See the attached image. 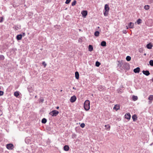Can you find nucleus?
I'll return each mask as SVG.
<instances>
[{"instance_id":"1","label":"nucleus","mask_w":153,"mask_h":153,"mask_svg":"<svg viewBox=\"0 0 153 153\" xmlns=\"http://www.w3.org/2000/svg\"><path fill=\"white\" fill-rule=\"evenodd\" d=\"M123 65L122 68L124 69L128 70L130 69V65L127 63H125L123 64L122 63L120 62L119 64H118V66L121 67Z\"/></svg>"},{"instance_id":"2","label":"nucleus","mask_w":153,"mask_h":153,"mask_svg":"<svg viewBox=\"0 0 153 153\" xmlns=\"http://www.w3.org/2000/svg\"><path fill=\"white\" fill-rule=\"evenodd\" d=\"M90 102L88 100H86L84 103V107L86 111H88L90 109Z\"/></svg>"},{"instance_id":"3","label":"nucleus","mask_w":153,"mask_h":153,"mask_svg":"<svg viewBox=\"0 0 153 153\" xmlns=\"http://www.w3.org/2000/svg\"><path fill=\"white\" fill-rule=\"evenodd\" d=\"M59 112L56 110H53L52 111L50 112L49 114L52 116H56L59 114Z\"/></svg>"},{"instance_id":"4","label":"nucleus","mask_w":153,"mask_h":153,"mask_svg":"<svg viewBox=\"0 0 153 153\" xmlns=\"http://www.w3.org/2000/svg\"><path fill=\"white\" fill-rule=\"evenodd\" d=\"M7 148L9 150H12L14 148V146L12 143H9L6 145Z\"/></svg>"},{"instance_id":"5","label":"nucleus","mask_w":153,"mask_h":153,"mask_svg":"<svg viewBox=\"0 0 153 153\" xmlns=\"http://www.w3.org/2000/svg\"><path fill=\"white\" fill-rule=\"evenodd\" d=\"M76 99V96L75 95H74L71 97L70 101L71 102H74L75 101Z\"/></svg>"},{"instance_id":"6","label":"nucleus","mask_w":153,"mask_h":153,"mask_svg":"<svg viewBox=\"0 0 153 153\" xmlns=\"http://www.w3.org/2000/svg\"><path fill=\"white\" fill-rule=\"evenodd\" d=\"M125 118L128 120H129L131 118V115L129 113H128L125 115Z\"/></svg>"},{"instance_id":"7","label":"nucleus","mask_w":153,"mask_h":153,"mask_svg":"<svg viewBox=\"0 0 153 153\" xmlns=\"http://www.w3.org/2000/svg\"><path fill=\"white\" fill-rule=\"evenodd\" d=\"M142 72L144 74L147 76H149L150 74L149 71L148 70H143L142 71Z\"/></svg>"},{"instance_id":"8","label":"nucleus","mask_w":153,"mask_h":153,"mask_svg":"<svg viewBox=\"0 0 153 153\" xmlns=\"http://www.w3.org/2000/svg\"><path fill=\"white\" fill-rule=\"evenodd\" d=\"M27 89L30 92H31L33 91V88L30 85L28 86Z\"/></svg>"},{"instance_id":"9","label":"nucleus","mask_w":153,"mask_h":153,"mask_svg":"<svg viewBox=\"0 0 153 153\" xmlns=\"http://www.w3.org/2000/svg\"><path fill=\"white\" fill-rule=\"evenodd\" d=\"M81 14H82L83 16L85 17L88 14L87 11L86 10H84L82 12Z\"/></svg>"},{"instance_id":"10","label":"nucleus","mask_w":153,"mask_h":153,"mask_svg":"<svg viewBox=\"0 0 153 153\" xmlns=\"http://www.w3.org/2000/svg\"><path fill=\"white\" fill-rule=\"evenodd\" d=\"M104 10L106 11H109V5L108 4H106L104 7Z\"/></svg>"},{"instance_id":"11","label":"nucleus","mask_w":153,"mask_h":153,"mask_svg":"<svg viewBox=\"0 0 153 153\" xmlns=\"http://www.w3.org/2000/svg\"><path fill=\"white\" fill-rule=\"evenodd\" d=\"M140 69L139 67H137L136 68L134 69V72L135 73H139L140 72Z\"/></svg>"},{"instance_id":"12","label":"nucleus","mask_w":153,"mask_h":153,"mask_svg":"<svg viewBox=\"0 0 153 153\" xmlns=\"http://www.w3.org/2000/svg\"><path fill=\"white\" fill-rule=\"evenodd\" d=\"M120 109V106L119 105H115L113 108V109L115 110L116 111Z\"/></svg>"},{"instance_id":"13","label":"nucleus","mask_w":153,"mask_h":153,"mask_svg":"<svg viewBox=\"0 0 153 153\" xmlns=\"http://www.w3.org/2000/svg\"><path fill=\"white\" fill-rule=\"evenodd\" d=\"M22 35L21 34L18 35L16 37V38L17 40H20L22 39Z\"/></svg>"},{"instance_id":"14","label":"nucleus","mask_w":153,"mask_h":153,"mask_svg":"<svg viewBox=\"0 0 153 153\" xmlns=\"http://www.w3.org/2000/svg\"><path fill=\"white\" fill-rule=\"evenodd\" d=\"M128 27L130 28H134V23L132 22H130L128 24Z\"/></svg>"},{"instance_id":"15","label":"nucleus","mask_w":153,"mask_h":153,"mask_svg":"<svg viewBox=\"0 0 153 153\" xmlns=\"http://www.w3.org/2000/svg\"><path fill=\"white\" fill-rule=\"evenodd\" d=\"M153 46L152 45L151 43H149L146 45V47L148 49H151Z\"/></svg>"},{"instance_id":"16","label":"nucleus","mask_w":153,"mask_h":153,"mask_svg":"<svg viewBox=\"0 0 153 153\" xmlns=\"http://www.w3.org/2000/svg\"><path fill=\"white\" fill-rule=\"evenodd\" d=\"M69 147L68 145H65L63 147L64 150L66 151H67L69 150Z\"/></svg>"},{"instance_id":"17","label":"nucleus","mask_w":153,"mask_h":153,"mask_svg":"<svg viewBox=\"0 0 153 153\" xmlns=\"http://www.w3.org/2000/svg\"><path fill=\"white\" fill-rule=\"evenodd\" d=\"M75 77L76 79H78L79 77V74L78 71L75 72Z\"/></svg>"},{"instance_id":"18","label":"nucleus","mask_w":153,"mask_h":153,"mask_svg":"<svg viewBox=\"0 0 153 153\" xmlns=\"http://www.w3.org/2000/svg\"><path fill=\"white\" fill-rule=\"evenodd\" d=\"M93 50V47L91 45H89L88 46V50L90 52L92 51Z\"/></svg>"},{"instance_id":"19","label":"nucleus","mask_w":153,"mask_h":153,"mask_svg":"<svg viewBox=\"0 0 153 153\" xmlns=\"http://www.w3.org/2000/svg\"><path fill=\"white\" fill-rule=\"evenodd\" d=\"M132 118L134 121H136L137 119V117L136 115L134 114L132 116Z\"/></svg>"},{"instance_id":"20","label":"nucleus","mask_w":153,"mask_h":153,"mask_svg":"<svg viewBox=\"0 0 153 153\" xmlns=\"http://www.w3.org/2000/svg\"><path fill=\"white\" fill-rule=\"evenodd\" d=\"M101 45L103 47L106 46V42L105 41H102L101 43Z\"/></svg>"},{"instance_id":"21","label":"nucleus","mask_w":153,"mask_h":153,"mask_svg":"<svg viewBox=\"0 0 153 153\" xmlns=\"http://www.w3.org/2000/svg\"><path fill=\"white\" fill-rule=\"evenodd\" d=\"M98 88L99 90L100 91H102L104 89L103 87L100 85H98Z\"/></svg>"},{"instance_id":"22","label":"nucleus","mask_w":153,"mask_h":153,"mask_svg":"<svg viewBox=\"0 0 153 153\" xmlns=\"http://www.w3.org/2000/svg\"><path fill=\"white\" fill-rule=\"evenodd\" d=\"M14 96L16 97H18L19 96V92L16 91L15 92L14 94Z\"/></svg>"},{"instance_id":"23","label":"nucleus","mask_w":153,"mask_h":153,"mask_svg":"<svg viewBox=\"0 0 153 153\" xmlns=\"http://www.w3.org/2000/svg\"><path fill=\"white\" fill-rule=\"evenodd\" d=\"M132 100L134 101L137 100L138 99V97L137 96L133 95L132 97Z\"/></svg>"},{"instance_id":"24","label":"nucleus","mask_w":153,"mask_h":153,"mask_svg":"<svg viewBox=\"0 0 153 153\" xmlns=\"http://www.w3.org/2000/svg\"><path fill=\"white\" fill-rule=\"evenodd\" d=\"M105 128L108 131L110 130V126L108 124L107 125H105Z\"/></svg>"},{"instance_id":"25","label":"nucleus","mask_w":153,"mask_h":153,"mask_svg":"<svg viewBox=\"0 0 153 153\" xmlns=\"http://www.w3.org/2000/svg\"><path fill=\"white\" fill-rule=\"evenodd\" d=\"M99 34H100L99 32L98 31H96L95 32L94 35L95 36H98L99 35Z\"/></svg>"},{"instance_id":"26","label":"nucleus","mask_w":153,"mask_h":153,"mask_svg":"<svg viewBox=\"0 0 153 153\" xmlns=\"http://www.w3.org/2000/svg\"><path fill=\"white\" fill-rule=\"evenodd\" d=\"M142 20L141 19H139L137 20V22L138 25H139L142 23Z\"/></svg>"},{"instance_id":"27","label":"nucleus","mask_w":153,"mask_h":153,"mask_svg":"<svg viewBox=\"0 0 153 153\" xmlns=\"http://www.w3.org/2000/svg\"><path fill=\"white\" fill-rule=\"evenodd\" d=\"M148 99L151 101L152 100H153V95H150L148 98Z\"/></svg>"},{"instance_id":"28","label":"nucleus","mask_w":153,"mask_h":153,"mask_svg":"<svg viewBox=\"0 0 153 153\" xmlns=\"http://www.w3.org/2000/svg\"><path fill=\"white\" fill-rule=\"evenodd\" d=\"M47 122V120L45 118H43L42 120V123H45Z\"/></svg>"},{"instance_id":"29","label":"nucleus","mask_w":153,"mask_h":153,"mask_svg":"<svg viewBox=\"0 0 153 153\" xmlns=\"http://www.w3.org/2000/svg\"><path fill=\"white\" fill-rule=\"evenodd\" d=\"M100 65V63L98 61H97L95 63V66L97 67H98Z\"/></svg>"},{"instance_id":"30","label":"nucleus","mask_w":153,"mask_h":153,"mask_svg":"<svg viewBox=\"0 0 153 153\" xmlns=\"http://www.w3.org/2000/svg\"><path fill=\"white\" fill-rule=\"evenodd\" d=\"M126 59L128 61H129L131 60V57L129 56H127L126 58Z\"/></svg>"},{"instance_id":"31","label":"nucleus","mask_w":153,"mask_h":153,"mask_svg":"<svg viewBox=\"0 0 153 153\" xmlns=\"http://www.w3.org/2000/svg\"><path fill=\"white\" fill-rule=\"evenodd\" d=\"M144 9L146 10H148L149 8V5H146L144 7Z\"/></svg>"},{"instance_id":"32","label":"nucleus","mask_w":153,"mask_h":153,"mask_svg":"<svg viewBox=\"0 0 153 153\" xmlns=\"http://www.w3.org/2000/svg\"><path fill=\"white\" fill-rule=\"evenodd\" d=\"M149 64L151 66H153V60H151L149 61Z\"/></svg>"},{"instance_id":"33","label":"nucleus","mask_w":153,"mask_h":153,"mask_svg":"<svg viewBox=\"0 0 153 153\" xmlns=\"http://www.w3.org/2000/svg\"><path fill=\"white\" fill-rule=\"evenodd\" d=\"M76 3V1L75 0H74L71 4V5L72 6H74L75 5Z\"/></svg>"},{"instance_id":"34","label":"nucleus","mask_w":153,"mask_h":153,"mask_svg":"<svg viewBox=\"0 0 153 153\" xmlns=\"http://www.w3.org/2000/svg\"><path fill=\"white\" fill-rule=\"evenodd\" d=\"M108 11H106L105 10L104 12V15L105 16H107L108 14Z\"/></svg>"},{"instance_id":"35","label":"nucleus","mask_w":153,"mask_h":153,"mask_svg":"<svg viewBox=\"0 0 153 153\" xmlns=\"http://www.w3.org/2000/svg\"><path fill=\"white\" fill-rule=\"evenodd\" d=\"M4 57L3 55H0V59L3 60L4 59Z\"/></svg>"},{"instance_id":"36","label":"nucleus","mask_w":153,"mask_h":153,"mask_svg":"<svg viewBox=\"0 0 153 153\" xmlns=\"http://www.w3.org/2000/svg\"><path fill=\"white\" fill-rule=\"evenodd\" d=\"M42 64L44 66V67L45 68L47 65V64L45 61H43L42 62Z\"/></svg>"},{"instance_id":"37","label":"nucleus","mask_w":153,"mask_h":153,"mask_svg":"<svg viewBox=\"0 0 153 153\" xmlns=\"http://www.w3.org/2000/svg\"><path fill=\"white\" fill-rule=\"evenodd\" d=\"M80 127L82 128H83L85 127V124L84 123H82L81 124Z\"/></svg>"},{"instance_id":"38","label":"nucleus","mask_w":153,"mask_h":153,"mask_svg":"<svg viewBox=\"0 0 153 153\" xmlns=\"http://www.w3.org/2000/svg\"><path fill=\"white\" fill-rule=\"evenodd\" d=\"M3 18L2 17L0 16V23H1L3 22Z\"/></svg>"},{"instance_id":"39","label":"nucleus","mask_w":153,"mask_h":153,"mask_svg":"<svg viewBox=\"0 0 153 153\" xmlns=\"http://www.w3.org/2000/svg\"><path fill=\"white\" fill-rule=\"evenodd\" d=\"M71 1V0H66L65 3L66 4H68Z\"/></svg>"},{"instance_id":"40","label":"nucleus","mask_w":153,"mask_h":153,"mask_svg":"<svg viewBox=\"0 0 153 153\" xmlns=\"http://www.w3.org/2000/svg\"><path fill=\"white\" fill-rule=\"evenodd\" d=\"M4 94V92L2 91H0V96H2Z\"/></svg>"},{"instance_id":"41","label":"nucleus","mask_w":153,"mask_h":153,"mask_svg":"<svg viewBox=\"0 0 153 153\" xmlns=\"http://www.w3.org/2000/svg\"><path fill=\"white\" fill-rule=\"evenodd\" d=\"M127 32L126 30H124L123 31V33L126 34L127 33Z\"/></svg>"},{"instance_id":"42","label":"nucleus","mask_w":153,"mask_h":153,"mask_svg":"<svg viewBox=\"0 0 153 153\" xmlns=\"http://www.w3.org/2000/svg\"><path fill=\"white\" fill-rule=\"evenodd\" d=\"M143 51V50L142 48H140L139 49V52H142Z\"/></svg>"},{"instance_id":"43","label":"nucleus","mask_w":153,"mask_h":153,"mask_svg":"<svg viewBox=\"0 0 153 153\" xmlns=\"http://www.w3.org/2000/svg\"><path fill=\"white\" fill-rule=\"evenodd\" d=\"M14 28L16 30H18V27L17 26H15L14 27Z\"/></svg>"},{"instance_id":"44","label":"nucleus","mask_w":153,"mask_h":153,"mask_svg":"<svg viewBox=\"0 0 153 153\" xmlns=\"http://www.w3.org/2000/svg\"><path fill=\"white\" fill-rule=\"evenodd\" d=\"M76 135L75 134H73L72 136V137L73 138H74V137Z\"/></svg>"},{"instance_id":"45","label":"nucleus","mask_w":153,"mask_h":153,"mask_svg":"<svg viewBox=\"0 0 153 153\" xmlns=\"http://www.w3.org/2000/svg\"><path fill=\"white\" fill-rule=\"evenodd\" d=\"M40 101L42 102H43L44 101V99L43 98H42L40 99Z\"/></svg>"},{"instance_id":"46","label":"nucleus","mask_w":153,"mask_h":153,"mask_svg":"<svg viewBox=\"0 0 153 153\" xmlns=\"http://www.w3.org/2000/svg\"><path fill=\"white\" fill-rule=\"evenodd\" d=\"M22 36H25V33H23L22 34Z\"/></svg>"},{"instance_id":"47","label":"nucleus","mask_w":153,"mask_h":153,"mask_svg":"<svg viewBox=\"0 0 153 153\" xmlns=\"http://www.w3.org/2000/svg\"><path fill=\"white\" fill-rule=\"evenodd\" d=\"M59 106H57V107H56V108L57 109H59Z\"/></svg>"},{"instance_id":"48","label":"nucleus","mask_w":153,"mask_h":153,"mask_svg":"<svg viewBox=\"0 0 153 153\" xmlns=\"http://www.w3.org/2000/svg\"><path fill=\"white\" fill-rule=\"evenodd\" d=\"M152 82H153V78H152Z\"/></svg>"},{"instance_id":"49","label":"nucleus","mask_w":153,"mask_h":153,"mask_svg":"<svg viewBox=\"0 0 153 153\" xmlns=\"http://www.w3.org/2000/svg\"><path fill=\"white\" fill-rule=\"evenodd\" d=\"M126 28H127V29H128V27L127 26H126Z\"/></svg>"},{"instance_id":"50","label":"nucleus","mask_w":153,"mask_h":153,"mask_svg":"<svg viewBox=\"0 0 153 153\" xmlns=\"http://www.w3.org/2000/svg\"><path fill=\"white\" fill-rule=\"evenodd\" d=\"M144 55L145 56H146V53H144Z\"/></svg>"},{"instance_id":"51","label":"nucleus","mask_w":153,"mask_h":153,"mask_svg":"<svg viewBox=\"0 0 153 153\" xmlns=\"http://www.w3.org/2000/svg\"><path fill=\"white\" fill-rule=\"evenodd\" d=\"M37 95L35 96V97L36 98L37 97Z\"/></svg>"},{"instance_id":"52","label":"nucleus","mask_w":153,"mask_h":153,"mask_svg":"<svg viewBox=\"0 0 153 153\" xmlns=\"http://www.w3.org/2000/svg\"><path fill=\"white\" fill-rule=\"evenodd\" d=\"M79 31H81V30L80 29H79Z\"/></svg>"},{"instance_id":"53","label":"nucleus","mask_w":153,"mask_h":153,"mask_svg":"<svg viewBox=\"0 0 153 153\" xmlns=\"http://www.w3.org/2000/svg\"><path fill=\"white\" fill-rule=\"evenodd\" d=\"M73 88L74 89V87H73Z\"/></svg>"},{"instance_id":"54","label":"nucleus","mask_w":153,"mask_h":153,"mask_svg":"<svg viewBox=\"0 0 153 153\" xmlns=\"http://www.w3.org/2000/svg\"><path fill=\"white\" fill-rule=\"evenodd\" d=\"M152 131H153V128Z\"/></svg>"}]
</instances>
